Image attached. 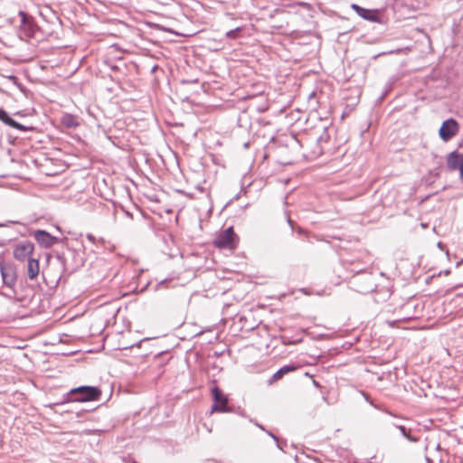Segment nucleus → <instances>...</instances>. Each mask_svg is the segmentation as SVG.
I'll return each mask as SVG.
<instances>
[{"instance_id": "dca6fc26", "label": "nucleus", "mask_w": 463, "mask_h": 463, "mask_svg": "<svg viewBox=\"0 0 463 463\" xmlns=\"http://www.w3.org/2000/svg\"><path fill=\"white\" fill-rule=\"evenodd\" d=\"M399 429H400V430L402 431V433L405 437H407V438L409 439V436H408V435H407V433H406V429H405V427H403V426H400V427H399Z\"/></svg>"}, {"instance_id": "4468645a", "label": "nucleus", "mask_w": 463, "mask_h": 463, "mask_svg": "<svg viewBox=\"0 0 463 463\" xmlns=\"http://www.w3.org/2000/svg\"><path fill=\"white\" fill-rule=\"evenodd\" d=\"M19 17L21 18V22L24 24H30L31 23V17L24 11H20L18 14Z\"/></svg>"}, {"instance_id": "0eeeda50", "label": "nucleus", "mask_w": 463, "mask_h": 463, "mask_svg": "<svg viewBox=\"0 0 463 463\" xmlns=\"http://www.w3.org/2000/svg\"><path fill=\"white\" fill-rule=\"evenodd\" d=\"M0 271L4 283L8 287H13L16 282V271L11 264L0 262Z\"/></svg>"}, {"instance_id": "ddd939ff", "label": "nucleus", "mask_w": 463, "mask_h": 463, "mask_svg": "<svg viewBox=\"0 0 463 463\" xmlns=\"http://www.w3.org/2000/svg\"><path fill=\"white\" fill-rule=\"evenodd\" d=\"M0 120H2L6 125L18 129V130H24L25 128L21 125L20 123L14 121L13 118L9 117V115L5 111L4 109H0Z\"/></svg>"}, {"instance_id": "f03ea898", "label": "nucleus", "mask_w": 463, "mask_h": 463, "mask_svg": "<svg viewBox=\"0 0 463 463\" xmlns=\"http://www.w3.org/2000/svg\"><path fill=\"white\" fill-rule=\"evenodd\" d=\"M71 394H80L77 398L79 402H90L97 401L101 395V391L99 388L91 386H81L71 391Z\"/></svg>"}, {"instance_id": "f8f14e48", "label": "nucleus", "mask_w": 463, "mask_h": 463, "mask_svg": "<svg viewBox=\"0 0 463 463\" xmlns=\"http://www.w3.org/2000/svg\"><path fill=\"white\" fill-rule=\"evenodd\" d=\"M40 272V263L37 259H28L27 275L30 279H34Z\"/></svg>"}, {"instance_id": "20e7f679", "label": "nucleus", "mask_w": 463, "mask_h": 463, "mask_svg": "<svg viewBox=\"0 0 463 463\" xmlns=\"http://www.w3.org/2000/svg\"><path fill=\"white\" fill-rule=\"evenodd\" d=\"M458 130L459 127L458 122L453 118H449L442 123L439 130V135L444 142H448L458 134Z\"/></svg>"}, {"instance_id": "2eb2a0df", "label": "nucleus", "mask_w": 463, "mask_h": 463, "mask_svg": "<svg viewBox=\"0 0 463 463\" xmlns=\"http://www.w3.org/2000/svg\"><path fill=\"white\" fill-rule=\"evenodd\" d=\"M239 31V28L236 29V30H232V31H229L226 35L227 37L229 38H235L237 36V32Z\"/></svg>"}, {"instance_id": "f257e3e1", "label": "nucleus", "mask_w": 463, "mask_h": 463, "mask_svg": "<svg viewBox=\"0 0 463 463\" xmlns=\"http://www.w3.org/2000/svg\"><path fill=\"white\" fill-rule=\"evenodd\" d=\"M240 238L235 233L233 227H229L215 235L213 241L214 247L220 250L233 251L239 245Z\"/></svg>"}, {"instance_id": "39448f33", "label": "nucleus", "mask_w": 463, "mask_h": 463, "mask_svg": "<svg viewBox=\"0 0 463 463\" xmlns=\"http://www.w3.org/2000/svg\"><path fill=\"white\" fill-rule=\"evenodd\" d=\"M34 250V245L28 241H21L17 243L13 250L14 259L20 261H24L26 259H30V256Z\"/></svg>"}, {"instance_id": "1a4fd4ad", "label": "nucleus", "mask_w": 463, "mask_h": 463, "mask_svg": "<svg viewBox=\"0 0 463 463\" xmlns=\"http://www.w3.org/2000/svg\"><path fill=\"white\" fill-rule=\"evenodd\" d=\"M33 237L38 244L43 248H51L56 244L58 241L56 237L43 230L35 231Z\"/></svg>"}, {"instance_id": "9b49d317", "label": "nucleus", "mask_w": 463, "mask_h": 463, "mask_svg": "<svg viewBox=\"0 0 463 463\" xmlns=\"http://www.w3.org/2000/svg\"><path fill=\"white\" fill-rule=\"evenodd\" d=\"M61 124L66 128H76L80 126V120L73 114L64 113L61 118Z\"/></svg>"}, {"instance_id": "7ed1b4c3", "label": "nucleus", "mask_w": 463, "mask_h": 463, "mask_svg": "<svg viewBox=\"0 0 463 463\" xmlns=\"http://www.w3.org/2000/svg\"><path fill=\"white\" fill-rule=\"evenodd\" d=\"M213 404L211 408L212 413L213 412H228V397L217 387L212 389Z\"/></svg>"}, {"instance_id": "6e6552de", "label": "nucleus", "mask_w": 463, "mask_h": 463, "mask_svg": "<svg viewBox=\"0 0 463 463\" xmlns=\"http://www.w3.org/2000/svg\"><path fill=\"white\" fill-rule=\"evenodd\" d=\"M351 8L355 11V13L362 17L364 20L373 22V23H379V11L376 9H366L364 7H361L360 5L356 4H352Z\"/></svg>"}, {"instance_id": "9d476101", "label": "nucleus", "mask_w": 463, "mask_h": 463, "mask_svg": "<svg viewBox=\"0 0 463 463\" xmlns=\"http://www.w3.org/2000/svg\"><path fill=\"white\" fill-rule=\"evenodd\" d=\"M297 370V366L295 365H285L278 370L268 381L269 385H272L278 381L281 380L283 376L288 373L294 372Z\"/></svg>"}, {"instance_id": "423d86ee", "label": "nucleus", "mask_w": 463, "mask_h": 463, "mask_svg": "<svg viewBox=\"0 0 463 463\" xmlns=\"http://www.w3.org/2000/svg\"><path fill=\"white\" fill-rule=\"evenodd\" d=\"M447 166L450 171H458L459 178L463 182V154L457 151L449 153L447 156Z\"/></svg>"}]
</instances>
